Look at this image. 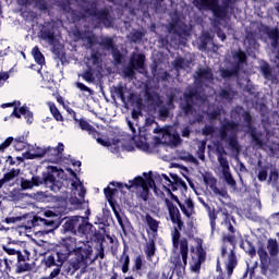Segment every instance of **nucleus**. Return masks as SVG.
<instances>
[{"instance_id": "obj_1", "label": "nucleus", "mask_w": 279, "mask_h": 279, "mask_svg": "<svg viewBox=\"0 0 279 279\" xmlns=\"http://www.w3.org/2000/svg\"><path fill=\"white\" fill-rule=\"evenodd\" d=\"M239 132V124H234L233 122H227L222 125L221 129H215L213 126H205L203 129V134L205 136H211V138H219V141L215 142L217 146L218 154V162L221 167L222 175L229 186H236V181L232 178V173L230 172V163H228V159L223 156L226 150L223 146L227 145L233 151H239V142L236 141V133Z\"/></svg>"}, {"instance_id": "obj_2", "label": "nucleus", "mask_w": 279, "mask_h": 279, "mask_svg": "<svg viewBox=\"0 0 279 279\" xmlns=\"http://www.w3.org/2000/svg\"><path fill=\"white\" fill-rule=\"evenodd\" d=\"M128 125L132 132V138L138 149L142 151H149V137L151 136L147 132H151V128L154 134H158L155 138L157 143H162L163 145H180L181 138L178 131L173 126H163L158 128V123L151 118H147L145 121L144 128H136L131 121H128Z\"/></svg>"}, {"instance_id": "obj_3", "label": "nucleus", "mask_w": 279, "mask_h": 279, "mask_svg": "<svg viewBox=\"0 0 279 279\" xmlns=\"http://www.w3.org/2000/svg\"><path fill=\"white\" fill-rule=\"evenodd\" d=\"M68 252H73L75 260L72 262V267L75 271L77 269H86L90 263V256H93V247L84 242H77L75 238H70L65 242Z\"/></svg>"}, {"instance_id": "obj_4", "label": "nucleus", "mask_w": 279, "mask_h": 279, "mask_svg": "<svg viewBox=\"0 0 279 279\" xmlns=\"http://www.w3.org/2000/svg\"><path fill=\"white\" fill-rule=\"evenodd\" d=\"M172 245L179 253L172 254L170 263L174 265L178 274H184L189 259V241L186 238H180V231L177 229L172 233Z\"/></svg>"}, {"instance_id": "obj_5", "label": "nucleus", "mask_w": 279, "mask_h": 279, "mask_svg": "<svg viewBox=\"0 0 279 279\" xmlns=\"http://www.w3.org/2000/svg\"><path fill=\"white\" fill-rule=\"evenodd\" d=\"M112 186H117L120 191L123 189H128L132 191V193H136L138 197L147 202V196L149 195V190L154 189V179L150 175L145 177H136L135 179L129 181V184H123L121 182H111Z\"/></svg>"}, {"instance_id": "obj_6", "label": "nucleus", "mask_w": 279, "mask_h": 279, "mask_svg": "<svg viewBox=\"0 0 279 279\" xmlns=\"http://www.w3.org/2000/svg\"><path fill=\"white\" fill-rule=\"evenodd\" d=\"M56 178L64 180V170L56 166H48L47 172H44L43 177H33L32 180L34 186H40V184H45L47 189H50V191H54L56 193L60 191L62 186V182Z\"/></svg>"}, {"instance_id": "obj_7", "label": "nucleus", "mask_w": 279, "mask_h": 279, "mask_svg": "<svg viewBox=\"0 0 279 279\" xmlns=\"http://www.w3.org/2000/svg\"><path fill=\"white\" fill-rule=\"evenodd\" d=\"M160 180L165 191H167L168 194L171 195L172 199L177 202V204H179L183 215H185V217H189V218L193 217V214L195 213L193 201H191V198H186L182 204L180 203V199L178 198V196L171 193V191L178 190V183L175 182V179L171 180L169 177H167V174H161Z\"/></svg>"}, {"instance_id": "obj_8", "label": "nucleus", "mask_w": 279, "mask_h": 279, "mask_svg": "<svg viewBox=\"0 0 279 279\" xmlns=\"http://www.w3.org/2000/svg\"><path fill=\"white\" fill-rule=\"evenodd\" d=\"M66 171L71 175V178L69 179L70 189L72 193H74V195L78 196V198L77 196H72L70 198V203L72 204V206H76L77 208H80V206H82V203L84 202V195H86V190L84 189V184H82V181L77 178V174L75 173V171H73V169L68 168Z\"/></svg>"}, {"instance_id": "obj_9", "label": "nucleus", "mask_w": 279, "mask_h": 279, "mask_svg": "<svg viewBox=\"0 0 279 279\" xmlns=\"http://www.w3.org/2000/svg\"><path fill=\"white\" fill-rule=\"evenodd\" d=\"M78 125L81 130L88 132L99 145H102V147H113L116 151H119V141H110L104 137H100L99 134L95 131V128L90 125L86 120H80Z\"/></svg>"}, {"instance_id": "obj_10", "label": "nucleus", "mask_w": 279, "mask_h": 279, "mask_svg": "<svg viewBox=\"0 0 279 279\" xmlns=\"http://www.w3.org/2000/svg\"><path fill=\"white\" fill-rule=\"evenodd\" d=\"M204 101H206V99L199 96V94L189 89L184 93L183 100L181 101V109L185 114H193V104L194 106H199V104H204Z\"/></svg>"}, {"instance_id": "obj_11", "label": "nucleus", "mask_w": 279, "mask_h": 279, "mask_svg": "<svg viewBox=\"0 0 279 279\" xmlns=\"http://www.w3.org/2000/svg\"><path fill=\"white\" fill-rule=\"evenodd\" d=\"M194 4L198 10H210L216 19H226L228 10L219 8L217 0H194Z\"/></svg>"}, {"instance_id": "obj_12", "label": "nucleus", "mask_w": 279, "mask_h": 279, "mask_svg": "<svg viewBox=\"0 0 279 279\" xmlns=\"http://www.w3.org/2000/svg\"><path fill=\"white\" fill-rule=\"evenodd\" d=\"M145 56L143 54H133L130 61V66L124 69L125 77H134L135 72L144 73L145 71Z\"/></svg>"}, {"instance_id": "obj_13", "label": "nucleus", "mask_w": 279, "mask_h": 279, "mask_svg": "<svg viewBox=\"0 0 279 279\" xmlns=\"http://www.w3.org/2000/svg\"><path fill=\"white\" fill-rule=\"evenodd\" d=\"M222 256L226 258V269H227V277L223 274H220L216 277V279H230V276L234 274V268L236 267V256L234 255V251L232 248L229 250L223 247L222 248Z\"/></svg>"}, {"instance_id": "obj_14", "label": "nucleus", "mask_w": 279, "mask_h": 279, "mask_svg": "<svg viewBox=\"0 0 279 279\" xmlns=\"http://www.w3.org/2000/svg\"><path fill=\"white\" fill-rule=\"evenodd\" d=\"M62 151H64V144L59 143L57 147H46L45 156H47L48 162L58 165L62 160Z\"/></svg>"}, {"instance_id": "obj_15", "label": "nucleus", "mask_w": 279, "mask_h": 279, "mask_svg": "<svg viewBox=\"0 0 279 279\" xmlns=\"http://www.w3.org/2000/svg\"><path fill=\"white\" fill-rule=\"evenodd\" d=\"M245 60H247L245 52L241 50L233 52V62L236 64V66L233 69V71L221 70L222 77H232V75H236V73H239V66L244 64Z\"/></svg>"}, {"instance_id": "obj_16", "label": "nucleus", "mask_w": 279, "mask_h": 279, "mask_svg": "<svg viewBox=\"0 0 279 279\" xmlns=\"http://www.w3.org/2000/svg\"><path fill=\"white\" fill-rule=\"evenodd\" d=\"M194 78H195V84L197 86H199L202 84L204 86H208V84L213 83V72L208 68L199 69L195 73Z\"/></svg>"}, {"instance_id": "obj_17", "label": "nucleus", "mask_w": 279, "mask_h": 279, "mask_svg": "<svg viewBox=\"0 0 279 279\" xmlns=\"http://www.w3.org/2000/svg\"><path fill=\"white\" fill-rule=\"evenodd\" d=\"M45 154H47V147L28 145L27 150L22 156L25 160H36V158H44Z\"/></svg>"}, {"instance_id": "obj_18", "label": "nucleus", "mask_w": 279, "mask_h": 279, "mask_svg": "<svg viewBox=\"0 0 279 279\" xmlns=\"http://www.w3.org/2000/svg\"><path fill=\"white\" fill-rule=\"evenodd\" d=\"M73 226H74V234H86L88 230H90V223L86 220L85 217L74 216L72 217Z\"/></svg>"}, {"instance_id": "obj_19", "label": "nucleus", "mask_w": 279, "mask_h": 279, "mask_svg": "<svg viewBox=\"0 0 279 279\" xmlns=\"http://www.w3.org/2000/svg\"><path fill=\"white\" fill-rule=\"evenodd\" d=\"M21 114L25 118L26 123H34V113L29 111V108L27 106H23L21 108L15 107L11 117H16V119H21Z\"/></svg>"}, {"instance_id": "obj_20", "label": "nucleus", "mask_w": 279, "mask_h": 279, "mask_svg": "<svg viewBox=\"0 0 279 279\" xmlns=\"http://www.w3.org/2000/svg\"><path fill=\"white\" fill-rule=\"evenodd\" d=\"M165 202L172 223L181 226L182 220H180V209H178V206L173 205L172 202L169 201V198H166Z\"/></svg>"}, {"instance_id": "obj_21", "label": "nucleus", "mask_w": 279, "mask_h": 279, "mask_svg": "<svg viewBox=\"0 0 279 279\" xmlns=\"http://www.w3.org/2000/svg\"><path fill=\"white\" fill-rule=\"evenodd\" d=\"M192 260L190 262V266L192 271H199L202 269V252L198 250V253L195 254V250H192Z\"/></svg>"}, {"instance_id": "obj_22", "label": "nucleus", "mask_w": 279, "mask_h": 279, "mask_svg": "<svg viewBox=\"0 0 279 279\" xmlns=\"http://www.w3.org/2000/svg\"><path fill=\"white\" fill-rule=\"evenodd\" d=\"M113 214L117 218V221L122 230H125L128 226H130V221L128 220V217L120 215L119 210H117V207L111 204Z\"/></svg>"}, {"instance_id": "obj_23", "label": "nucleus", "mask_w": 279, "mask_h": 279, "mask_svg": "<svg viewBox=\"0 0 279 279\" xmlns=\"http://www.w3.org/2000/svg\"><path fill=\"white\" fill-rule=\"evenodd\" d=\"M12 143L16 151H23V149L29 147V145H27V137H25V135L13 138Z\"/></svg>"}, {"instance_id": "obj_24", "label": "nucleus", "mask_w": 279, "mask_h": 279, "mask_svg": "<svg viewBox=\"0 0 279 279\" xmlns=\"http://www.w3.org/2000/svg\"><path fill=\"white\" fill-rule=\"evenodd\" d=\"M19 173H21V170L19 169H12L10 172L5 173L2 179H0V189H3V184L5 182H11V180H14V178L19 177Z\"/></svg>"}, {"instance_id": "obj_25", "label": "nucleus", "mask_w": 279, "mask_h": 279, "mask_svg": "<svg viewBox=\"0 0 279 279\" xmlns=\"http://www.w3.org/2000/svg\"><path fill=\"white\" fill-rule=\"evenodd\" d=\"M145 221L153 234H156L158 232V228L160 226V222L156 219H154L151 216L146 215Z\"/></svg>"}, {"instance_id": "obj_26", "label": "nucleus", "mask_w": 279, "mask_h": 279, "mask_svg": "<svg viewBox=\"0 0 279 279\" xmlns=\"http://www.w3.org/2000/svg\"><path fill=\"white\" fill-rule=\"evenodd\" d=\"M222 215L225 219L222 226L226 228V230L231 232V234H234V226H232V223H234V219H232V216L226 214V211H223Z\"/></svg>"}, {"instance_id": "obj_27", "label": "nucleus", "mask_w": 279, "mask_h": 279, "mask_svg": "<svg viewBox=\"0 0 279 279\" xmlns=\"http://www.w3.org/2000/svg\"><path fill=\"white\" fill-rule=\"evenodd\" d=\"M120 265L122 266V274H128V271H130V255L125 254V252H123V254L121 255L120 259H119Z\"/></svg>"}, {"instance_id": "obj_28", "label": "nucleus", "mask_w": 279, "mask_h": 279, "mask_svg": "<svg viewBox=\"0 0 279 279\" xmlns=\"http://www.w3.org/2000/svg\"><path fill=\"white\" fill-rule=\"evenodd\" d=\"M25 260L26 257H24V260H17L16 274H25V271H29L32 269V265Z\"/></svg>"}, {"instance_id": "obj_29", "label": "nucleus", "mask_w": 279, "mask_h": 279, "mask_svg": "<svg viewBox=\"0 0 279 279\" xmlns=\"http://www.w3.org/2000/svg\"><path fill=\"white\" fill-rule=\"evenodd\" d=\"M3 250H4V252H7L9 254V256H15V258H17V260H25V255H23V253H21V251L10 247V246H4Z\"/></svg>"}, {"instance_id": "obj_30", "label": "nucleus", "mask_w": 279, "mask_h": 279, "mask_svg": "<svg viewBox=\"0 0 279 279\" xmlns=\"http://www.w3.org/2000/svg\"><path fill=\"white\" fill-rule=\"evenodd\" d=\"M107 47L111 50L114 61L119 64L121 62V52L114 48L112 39H107Z\"/></svg>"}, {"instance_id": "obj_31", "label": "nucleus", "mask_w": 279, "mask_h": 279, "mask_svg": "<svg viewBox=\"0 0 279 279\" xmlns=\"http://www.w3.org/2000/svg\"><path fill=\"white\" fill-rule=\"evenodd\" d=\"M32 56L37 64H45V56H43V52H40V49H38V47L35 46L33 48Z\"/></svg>"}, {"instance_id": "obj_32", "label": "nucleus", "mask_w": 279, "mask_h": 279, "mask_svg": "<svg viewBox=\"0 0 279 279\" xmlns=\"http://www.w3.org/2000/svg\"><path fill=\"white\" fill-rule=\"evenodd\" d=\"M267 250L270 256H278V241L274 239L268 240Z\"/></svg>"}, {"instance_id": "obj_33", "label": "nucleus", "mask_w": 279, "mask_h": 279, "mask_svg": "<svg viewBox=\"0 0 279 279\" xmlns=\"http://www.w3.org/2000/svg\"><path fill=\"white\" fill-rule=\"evenodd\" d=\"M145 252L147 260H151V257L156 254V243L154 242V240L147 243Z\"/></svg>"}, {"instance_id": "obj_34", "label": "nucleus", "mask_w": 279, "mask_h": 279, "mask_svg": "<svg viewBox=\"0 0 279 279\" xmlns=\"http://www.w3.org/2000/svg\"><path fill=\"white\" fill-rule=\"evenodd\" d=\"M43 40H47L50 45H56V35L51 31L41 32Z\"/></svg>"}, {"instance_id": "obj_35", "label": "nucleus", "mask_w": 279, "mask_h": 279, "mask_svg": "<svg viewBox=\"0 0 279 279\" xmlns=\"http://www.w3.org/2000/svg\"><path fill=\"white\" fill-rule=\"evenodd\" d=\"M48 108H49L51 114L54 117L56 121H62V114L58 110V107H56V104L48 102Z\"/></svg>"}, {"instance_id": "obj_36", "label": "nucleus", "mask_w": 279, "mask_h": 279, "mask_svg": "<svg viewBox=\"0 0 279 279\" xmlns=\"http://www.w3.org/2000/svg\"><path fill=\"white\" fill-rule=\"evenodd\" d=\"M32 221L33 226H38L39 223H44L45 226H53V223H56L53 220H47L39 216H35Z\"/></svg>"}, {"instance_id": "obj_37", "label": "nucleus", "mask_w": 279, "mask_h": 279, "mask_svg": "<svg viewBox=\"0 0 279 279\" xmlns=\"http://www.w3.org/2000/svg\"><path fill=\"white\" fill-rule=\"evenodd\" d=\"M78 77H82L85 82H88V84L95 82V76L93 75L92 70H87L83 74H78Z\"/></svg>"}, {"instance_id": "obj_38", "label": "nucleus", "mask_w": 279, "mask_h": 279, "mask_svg": "<svg viewBox=\"0 0 279 279\" xmlns=\"http://www.w3.org/2000/svg\"><path fill=\"white\" fill-rule=\"evenodd\" d=\"M146 98L148 99V102L151 104V106H160V97H158V95L151 96L149 92H146Z\"/></svg>"}, {"instance_id": "obj_39", "label": "nucleus", "mask_w": 279, "mask_h": 279, "mask_svg": "<svg viewBox=\"0 0 279 279\" xmlns=\"http://www.w3.org/2000/svg\"><path fill=\"white\" fill-rule=\"evenodd\" d=\"M189 62L186 63V61L182 58H178L175 59V61L173 62L174 68L177 69V71H180V69H186V66H189Z\"/></svg>"}, {"instance_id": "obj_40", "label": "nucleus", "mask_w": 279, "mask_h": 279, "mask_svg": "<svg viewBox=\"0 0 279 279\" xmlns=\"http://www.w3.org/2000/svg\"><path fill=\"white\" fill-rule=\"evenodd\" d=\"M260 71L266 80H269V77H271V68H269V63L262 64Z\"/></svg>"}, {"instance_id": "obj_41", "label": "nucleus", "mask_w": 279, "mask_h": 279, "mask_svg": "<svg viewBox=\"0 0 279 279\" xmlns=\"http://www.w3.org/2000/svg\"><path fill=\"white\" fill-rule=\"evenodd\" d=\"M220 97L222 99H227L228 101H231V99L234 98V92H232L231 89H222L220 92Z\"/></svg>"}, {"instance_id": "obj_42", "label": "nucleus", "mask_w": 279, "mask_h": 279, "mask_svg": "<svg viewBox=\"0 0 279 279\" xmlns=\"http://www.w3.org/2000/svg\"><path fill=\"white\" fill-rule=\"evenodd\" d=\"M257 254L259 256L260 263L265 265V263H267V260L269 259V255L267 254V251H265L263 247H259L257 251Z\"/></svg>"}, {"instance_id": "obj_43", "label": "nucleus", "mask_w": 279, "mask_h": 279, "mask_svg": "<svg viewBox=\"0 0 279 279\" xmlns=\"http://www.w3.org/2000/svg\"><path fill=\"white\" fill-rule=\"evenodd\" d=\"M209 221H210V226H211V232H215V227L217 226V214L215 213V210L209 209Z\"/></svg>"}, {"instance_id": "obj_44", "label": "nucleus", "mask_w": 279, "mask_h": 279, "mask_svg": "<svg viewBox=\"0 0 279 279\" xmlns=\"http://www.w3.org/2000/svg\"><path fill=\"white\" fill-rule=\"evenodd\" d=\"M63 230L65 232H72V234H75V229H74V225H73V218H71L70 220H66L64 222Z\"/></svg>"}, {"instance_id": "obj_45", "label": "nucleus", "mask_w": 279, "mask_h": 279, "mask_svg": "<svg viewBox=\"0 0 279 279\" xmlns=\"http://www.w3.org/2000/svg\"><path fill=\"white\" fill-rule=\"evenodd\" d=\"M204 151H206V142L203 141L199 145H198V158L199 160H204V158H206V156L204 155Z\"/></svg>"}, {"instance_id": "obj_46", "label": "nucleus", "mask_w": 279, "mask_h": 279, "mask_svg": "<svg viewBox=\"0 0 279 279\" xmlns=\"http://www.w3.org/2000/svg\"><path fill=\"white\" fill-rule=\"evenodd\" d=\"M21 187L24 191H27V189H34V181L33 180H27V179H22Z\"/></svg>"}, {"instance_id": "obj_47", "label": "nucleus", "mask_w": 279, "mask_h": 279, "mask_svg": "<svg viewBox=\"0 0 279 279\" xmlns=\"http://www.w3.org/2000/svg\"><path fill=\"white\" fill-rule=\"evenodd\" d=\"M104 192H105V195H106L108 202H112V195H114V193H117V189H112V187L108 186L104 190Z\"/></svg>"}, {"instance_id": "obj_48", "label": "nucleus", "mask_w": 279, "mask_h": 279, "mask_svg": "<svg viewBox=\"0 0 279 279\" xmlns=\"http://www.w3.org/2000/svg\"><path fill=\"white\" fill-rule=\"evenodd\" d=\"M126 89H128V88H126L125 86H123V85H118V86L114 88L117 95H118L120 98H122V99H125V90H126Z\"/></svg>"}, {"instance_id": "obj_49", "label": "nucleus", "mask_w": 279, "mask_h": 279, "mask_svg": "<svg viewBox=\"0 0 279 279\" xmlns=\"http://www.w3.org/2000/svg\"><path fill=\"white\" fill-rule=\"evenodd\" d=\"M11 143H14V137H8L2 144H0V151H5L10 147Z\"/></svg>"}, {"instance_id": "obj_50", "label": "nucleus", "mask_w": 279, "mask_h": 279, "mask_svg": "<svg viewBox=\"0 0 279 279\" xmlns=\"http://www.w3.org/2000/svg\"><path fill=\"white\" fill-rule=\"evenodd\" d=\"M45 265L46 267H56V265L58 266V264H56V257H53L52 255L46 257Z\"/></svg>"}, {"instance_id": "obj_51", "label": "nucleus", "mask_w": 279, "mask_h": 279, "mask_svg": "<svg viewBox=\"0 0 279 279\" xmlns=\"http://www.w3.org/2000/svg\"><path fill=\"white\" fill-rule=\"evenodd\" d=\"M60 271H61V265H57V267L50 272L48 278L49 279L58 278V276H60Z\"/></svg>"}, {"instance_id": "obj_52", "label": "nucleus", "mask_w": 279, "mask_h": 279, "mask_svg": "<svg viewBox=\"0 0 279 279\" xmlns=\"http://www.w3.org/2000/svg\"><path fill=\"white\" fill-rule=\"evenodd\" d=\"M75 86L76 88H78V90H83V93H93V90H90L89 87L84 85L83 83L77 82Z\"/></svg>"}, {"instance_id": "obj_53", "label": "nucleus", "mask_w": 279, "mask_h": 279, "mask_svg": "<svg viewBox=\"0 0 279 279\" xmlns=\"http://www.w3.org/2000/svg\"><path fill=\"white\" fill-rule=\"evenodd\" d=\"M89 14L90 16H98L100 21L108 17V13L106 11H104L101 14H97V11H90Z\"/></svg>"}, {"instance_id": "obj_54", "label": "nucleus", "mask_w": 279, "mask_h": 279, "mask_svg": "<svg viewBox=\"0 0 279 279\" xmlns=\"http://www.w3.org/2000/svg\"><path fill=\"white\" fill-rule=\"evenodd\" d=\"M9 78L10 75L8 73H0V87L3 86V84H5V82H8Z\"/></svg>"}, {"instance_id": "obj_55", "label": "nucleus", "mask_w": 279, "mask_h": 279, "mask_svg": "<svg viewBox=\"0 0 279 279\" xmlns=\"http://www.w3.org/2000/svg\"><path fill=\"white\" fill-rule=\"evenodd\" d=\"M3 265L5 267L4 271H12V260L4 258Z\"/></svg>"}, {"instance_id": "obj_56", "label": "nucleus", "mask_w": 279, "mask_h": 279, "mask_svg": "<svg viewBox=\"0 0 279 279\" xmlns=\"http://www.w3.org/2000/svg\"><path fill=\"white\" fill-rule=\"evenodd\" d=\"M141 38H143V33L138 31L133 32V37H132L133 43H137V40H141Z\"/></svg>"}, {"instance_id": "obj_57", "label": "nucleus", "mask_w": 279, "mask_h": 279, "mask_svg": "<svg viewBox=\"0 0 279 279\" xmlns=\"http://www.w3.org/2000/svg\"><path fill=\"white\" fill-rule=\"evenodd\" d=\"M222 241L223 243H230V245H234V235H225Z\"/></svg>"}, {"instance_id": "obj_58", "label": "nucleus", "mask_w": 279, "mask_h": 279, "mask_svg": "<svg viewBox=\"0 0 279 279\" xmlns=\"http://www.w3.org/2000/svg\"><path fill=\"white\" fill-rule=\"evenodd\" d=\"M213 192L215 193V195H220L221 197H228V192L227 191H220L219 189L214 187Z\"/></svg>"}, {"instance_id": "obj_59", "label": "nucleus", "mask_w": 279, "mask_h": 279, "mask_svg": "<svg viewBox=\"0 0 279 279\" xmlns=\"http://www.w3.org/2000/svg\"><path fill=\"white\" fill-rule=\"evenodd\" d=\"M258 180L260 182H265L267 180V170H260L258 173Z\"/></svg>"}, {"instance_id": "obj_60", "label": "nucleus", "mask_w": 279, "mask_h": 279, "mask_svg": "<svg viewBox=\"0 0 279 279\" xmlns=\"http://www.w3.org/2000/svg\"><path fill=\"white\" fill-rule=\"evenodd\" d=\"M278 171L277 170H271L270 171V182H278Z\"/></svg>"}, {"instance_id": "obj_61", "label": "nucleus", "mask_w": 279, "mask_h": 279, "mask_svg": "<svg viewBox=\"0 0 279 279\" xmlns=\"http://www.w3.org/2000/svg\"><path fill=\"white\" fill-rule=\"evenodd\" d=\"M159 114L163 119H167V117H169V109H167L166 107H162L161 109H159Z\"/></svg>"}, {"instance_id": "obj_62", "label": "nucleus", "mask_w": 279, "mask_h": 279, "mask_svg": "<svg viewBox=\"0 0 279 279\" xmlns=\"http://www.w3.org/2000/svg\"><path fill=\"white\" fill-rule=\"evenodd\" d=\"M5 223H16L17 221H21V217H9L5 218Z\"/></svg>"}, {"instance_id": "obj_63", "label": "nucleus", "mask_w": 279, "mask_h": 279, "mask_svg": "<svg viewBox=\"0 0 279 279\" xmlns=\"http://www.w3.org/2000/svg\"><path fill=\"white\" fill-rule=\"evenodd\" d=\"M43 215L44 217H48L49 219H51V217H58V214H56L53 210H45Z\"/></svg>"}, {"instance_id": "obj_64", "label": "nucleus", "mask_w": 279, "mask_h": 279, "mask_svg": "<svg viewBox=\"0 0 279 279\" xmlns=\"http://www.w3.org/2000/svg\"><path fill=\"white\" fill-rule=\"evenodd\" d=\"M143 267V258L141 256L135 258V269L140 270Z\"/></svg>"}]
</instances>
